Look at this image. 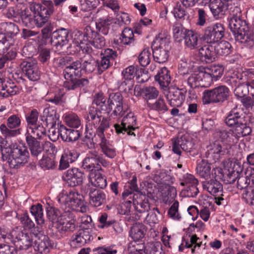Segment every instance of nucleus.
Returning a JSON list of instances; mask_svg holds the SVG:
<instances>
[{
    "label": "nucleus",
    "instance_id": "a211bd4d",
    "mask_svg": "<svg viewBox=\"0 0 254 254\" xmlns=\"http://www.w3.org/2000/svg\"><path fill=\"white\" fill-rule=\"evenodd\" d=\"M136 123V118L131 112L128 113L123 119L121 125L115 124L114 127L118 134H124L127 129L135 130L134 126Z\"/></svg>",
    "mask_w": 254,
    "mask_h": 254
},
{
    "label": "nucleus",
    "instance_id": "0e129e2a",
    "mask_svg": "<svg viewBox=\"0 0 254 254\" xmlns=\"http://www.w3.org/2000/svg\"><path fill=\"white\" fill-rule=\"evenodd\" d=\"M60 212L58 209L50 207L47 210V216L48 218L55 225L60 216Z\"/></svg>",
    "mask_w": 254,
    "mask_h": 254
},
{
    "label": "nucleus",
    "instance_id": "13d9d810",
    "mask_svg": "<svg viewBox=\"0 0 254 254\" xmlns=\"http://www.w3.org/2000/svg\"><path fill=\"white\" fill-rule=\"evenodd\" d=\"M93 185L100 189H104L107 186V180L104 176L100 173L96 174L92 179Z\"/></svg>",
    "mask_w": 254,
    "mask_h": 254
},
{
    "label": "nucleus",
    "instance_id": "393cba45",
    "mask_svg": "<svg viewBox=\"0 0 254 254\" xmlns=\"http://www.w3.org/2000/svg\"><path fill=\"white\" fill-rule=\"evenodd\" d=\"M166 98L171 106L178 107L183 104L185 96L181 89L173 88L169 89Z\"/></svg>",
    "mask_w": 254,
    "mask_h": 254
},
{
    "label": "nucleus",
    "instance_id": "e433bc0d",
    "mask_svg": "<svg viewBox=\"0 0 254 254\" xmlns=\"http://www.w3.org/2000/svg\"><path fill=\"white\" fill-rule=\"evenodd\" d=\"M46 118L45 121L47 126H56L57 122L59 120V115L57 113L56 110L52 107L46 108L43 111V118Z\"/></svg>",
    "mask_w": 254,
    "mask_h": 254
},
{
    "label": "nucleus",
    "instance_id": "ea45409f",
    "mask_svg": "<svg viewBox=\"0 0 254 254\" xmlns=\"http://www.w3.org/2000/svg\"><path fill=\"white\" fill-rule=\"evenodd\" d=\"M185 39L186 46L190 49L197 48L199 38H201L200 34L192 30H189Z\"/></svg>",
    "mask_w": 254,
    "mask_h": 254
},
{
    "label": "nucleus",
    "instance_id": "6ab92c4d",
    "mask_svg": "<svg viewBox=\"0 0 254 254\" xmlns=\"http://www.w3.org/2000/svg\"><path fill=\"white\" fill-rule=\"evenodd\" d=\"M92 230L88 229H80L71 237V245L81 247L93 240Z\"/></svg>",
    "mask_w": 254,
    "mask_h": 254
},
{
    "label": "nucleus",
    "instance_id": "20e7f679",
    "mask_svg": "<svg viewBox=\"0 0 254 254\" xmlns=\"http://www.w3.org/2000/svg\"><path fill=\"white\" fill-rule=\"evenodd\" d=\"M154 61L159 64L166 62L169 57V42L166 37H156L151 46Z\"/></svg>",
    "mask_w": 254,
    "mask_h": 254
},
{
    "label": "nucleus",
    "instance_id": "9b49d317",
    "mask_svg": "<svg viewBox=\"0 0 254 254\" xmlns=\"http://www.w3.org/2000/svg\"><path fill=\"white\" fill-rule=\"evenodd\" d=\"M22 72L31 81H37L40 78V72L39 70L37 61L28 58L22 61L19 65Z\"/></svg>",
    "mask_w": 254,
    "mask_h": 254
},
{
    "label": "nucleus",
    "instance_id": "603ef678",
    "mask_svg": "<svg viewBox=\"0 0 254 254\" xmlns=\"http://www.w3.org/2000/svg\"><path fill=\"white\" fill-rule=\"evenodd\" d=\"M110 120L107 118L103 117L98 127L96 128V133L100 137V140L103 139V138H105L104 132L110 127Z\"/></svg>",
    "mask_w": 254,
    "mask_h": 254
},
{
    "label": "nucleus",
    "instance_id": "338daca9",
    "mask_svg": "<svg viewBox=\"0 0 254 254\" xmlns=\"http://www.w3.org/2000/svg\"><path fill=\"white\" fill-rule=\"evenodd\" d=\"M211 151L213 154L215 155V157L217 159H219L221 156L228 153L226 148L222 147L220 144L216 142L214 143Z\"/></svg>",
    "mask_w": 254,
    "mask_h": 254
},
{
    "label": "nucleus",
    "instance_id": "bb28decb",
    "mask_svg": "<svg viewBox=\"0 0 254 254\" xmlns=\"http://www.w3.org/2000/svg\"><path fill=\"white\" fill-rule=\"evenodd\" d=\"M254 119L244 118L241 122L235 126L234 129L236 133L238 136H246L250 135L252 131V128L254 124Z\"/></svg>",
    "mask_w": 254,
    "mask_h": 254
},
{
    "label": "nucleus",
    "instance_id": "473e14b6",
    "mask_svg": "<svg viewBox=\"0 0 254 254\" xmlns=\"http://www.w3.org/2000/svg\"><path fill=\"white\" fill-rule=\"evenodd\" d=\"M46 134V129L42 124H37L35 125L27 127L25 133V138L29 137L41 139Z\"/></svg>",
    "mask_w": 254,
    "mask_h": 254
},
{
    "label": "nucleus",
    "instance_id": "37998d69",
    "mask_svg": "<svg viewBox=\"0 0 254 254\" xmlns=\"http://www.w3.org/2000/svg\"><path fill=\"white\" fill-rule=\"evenodd\" d=\"M99 145L102 152L107 157L113 159L116 156V149L106 138L101 140Z\"/></svg>",
    "mask_w": 254,
    "mask_h": 254
},
{
    "label": "nucleus",
    "instance_id": "ddd939ff",
    "mask_svg": "<svg viewBox=\"0 0 254 254\" xmlns=\"http://www.w3.org/2000/svg\"><path fill=\"white\" fill-rule=\"evenodd\" d=\"M12 235L13 238L11 243L20 250H27L33 245L32 239L28 233L18 228H15V232Z\"/></svg>",
    "mask_w": 254,
    "mask_h": 254
},
{
    "label": "nucleus",
    "instance_id": "412c9836",
    "mask_svg": "<svg viewBox=\"0 0 254 254\" xmlns=\"http://www.w3.org/2000/svg\"><path fill=\"white\" fill-rule=\"evenodd\" d=\"M35 243V250L45 254L49 252V248L54 249L57 246V243L51 240L47 235H42Z\"/></svg>",
    "mask_w": 254,
    "mask_h": 254
},
{
    "label": "nucleus",
    "instance_id": "69168bd1",
    "mask_svg": "<svg viewBox=\"0 0 254 254\" xmlns=\"http://www.w3.org/2000/svg\"><path fill=\"white\" fill-rule=\"evenodd\" d=\"M133 80L123 79L118 82V88L121 92L128 93L130 91L133 86Z\"/></svg>",
    "mask_w": 254,
    "mask_h": 254
},
{
    "label": "nucleus",
    "instance_id": "a878e982",
    "mask_svg": "<svg viewBox=\"0 0 254 254\" xmlns=\"http://www.w3.org/2000/svg\"><path fill=\"white\" fill-rule=\"evenodd\" d=\"M26 142L30 151L31 155L34 157H41L44 154V145L36 138L29 137L25 138Z\"/></svg>",
    "mask_w": 254,
    "mask_h": 254
},
{
    "label": "nucleus",
    "instance_id": "5fc2aeb1",
    "mask_svg": "<svg viewBox=\"0 0 254 254\" xmlns=\"http://www.w3.org/2000/svg\"><path fill=\"white\" fill-rule=\"evenodd\" d=\"M104 113V111L99 110V106H96V105L92 104V106L90 107L87 114L85 117L87 125L90 124L95 118H96L99 115V113Z\"/></svg>",
    "mask_w": 254,
    "mask_h": 254
},
{
    "label": "nucleus",
    "instance_id": "58836bf2",
    "mask_svg": "<svg viewBox=\"0 0 254 254\" xmlns=\"http://www.w3.org/2000/svg\"><path fill=\"white\" fill-rule=\"evenodd\" d=\"M169 73V71L164 67L162 68L155 76V80L158 82L161 87H166L170 83L171 76Z\"/></svg>",
    "mask_w": 254,
    "mask_h": 254
},
{
    "label": "nucleus",
    "instance_id": "aec40b11",
    "mask_svg": "<svg viewBox=\"0 0 254 254\" xmlns=\"http://www.w3.org/2000/svg\"><path fill=\"white\" fill-rule=\"evenodd\" d=\"M86 34L88 43L96 49H102L105 46V39L98 31H95L90 26L86 30Z\"/></svg>",
    "mask_w": 254,
    "mask_h": 254
},
{
    "label": "nucleus",
    "instance_id": "49530a36",
    "mask_svg": "<svg viewBox=\"0 0 254 254\" xmlns=\"http://www.w3.org/2000/svg\"><path fill=\"white\" fill-rule=\"evenodd\" d=\"M50 16L44 12L43 11L34 15L33 26L35 25L37 27H43L45 24L49 23Z\"/></svg>",
    "mask_w": 254,
    "mask_h": 254
},
{
    "label": "nucleus",
    "instance_id": "7c9ffc66",
    "mask_svg": "<svg viewBox=\"0 0 254 254\" xmlns=\"http://www.w3.org/2000/svg\"><path fill=\"white\" fill-rule=\"evenodd\" d=\"M6 36L9 41L13 40L19 33L18 26L13 22H3L0 24V32Z\"/></svg>",
    "mask_w": 254,
    "mask_h": 254
},
{
    "label": "nucleus",
    "instance_id": "c756f323",
    "mask_svg": "<svg viewBox=\"0 0 254 254\" xmlns=\"http://www.w3.org/2000/svg\"><path fill=\"white\" fill-rule=\"evenodd\" d=\"M229 2L222 0H213L209 3L210 10L214 17L224 15L229 8Z\"/></svg>",
    "mask_w": 254,
    "mask_h": 254
},
{
    "label": "nucleus",
    "instance_id": "5701e85b",
    "mask_svg": "<svg viewBox=\"0 0 254 254\" xmlns=\"http://www.w3.org/2000/svg\"><path fill=\"white\" fill-rule=\"evenodd\" d=\"M194 146L193 143L183 136L173 140L172 150L175 153L179 155L182 153L180 148L185 151L190 152L194 148Z\"/></svg>",
    "mask_w": 254,
    "mask_h": 254
},
{
    "label": "nucleus",
    "instance_id": "3c124183",
    "mask_svg": "<svg viewBox=\"0 0 254 254\" xmlns=\"http://www.w3.org/2000/svg\"><path fill=\"white\" fill-rule=\"evenodd\" d=\"M82 166L84 169H87L89 171H92L94 169L97 170L101 169L100 164H98V159L89 156L86 157L83 160Z\"/></svg>",
    "mask_w": 254,
    "mask_h": 254
},
{
    "label": "nucleus",
    "instance_id": "052dcab7",
    "mask_svg": "<svg viewBox=\"0 0 254 254\" xmlns=\"http://www.w3.org/2000/svg\"><path fill=\"white\" fill-rule=\"evenodd\" d=\"M42 158L39 161V166L44 170H49L55 168V161L48 156H42Z\"/></svg>",
    "mask_w": 254,
    "mask_h": 254
},
{
    "label": "nucleus",
    "instance_id": "f257e3e1",
    "mask_svg": "<svg viewBox=\"0 0 254 254\" xmlns=\"http://www.w3.org/2000/svg\"><path fill=\"white\" fill-rule=\"evenodd\" d=\"M97 64V61L88 54L66 66L63 71L66 79L64 83V87L70 90L87 85V79L80 78L82 72H92L96 69Z\"/></svg>",
    "mask_w": 254,
    "mask_h": 254
},
{
    "label": "nucleus",
    "instance_id": "a19ab883",
    "mask_svg": "<svg viewBox=\"0 0 254 254\" xmlns=\"http://www.w3.org/2000/svg\"><path fill=\"white\" fill-rule=\"evenodd\" d=\"M113 18L109 16L105 18H100L96 22V27L99 32L107 35L110 28V25L113 23Z\"/></svg>",
    "mask_w": 254,
    "mask_h": 254
},
{
    "label": "nucleus",
    "instance_id": "f3484780",
    "mask_svg": "<svg viewBox=\"0 0 254 254\" xmlns=\"http://www.w3.org/2000/svg\"><path fill=\"white\" fill-rule=\"evenodd\" d=\"M209 77L207 72L205 71L193 73L188 78V84L191 88L207 87L209 85V83L208 82L206 77Z\"/></svg>",
    "mask_w": 254,
    "mask_h": 254
},
{
    "label": "nucleus",
    "instance_id": "09e8293b",
    "mask_svg": "<svg viewBox=\"0 0 254 254\" xmlns=\"http://www.w3.org/2000/svg\"><path fill=\"white\" fill-rule=\"evenodd\" d=\"M142 95L143 98L148 102L150 100L157 98L159 94V91L153 86L146 87L142 89Z\"/></svg>",
    "mask_w": 254,
    "mask_h": 254
},
{
    "label": "nucleus",
    "instance_id": "774afa93",
    "mask_svg": "<svg viewBox=\"0 0 254 254\" xmlns=\"http://www.w3.org/2000/svg\"><path fill=\"white\" fill-rule=\"evenodd\" d=\"M243 198L248 204L254 205V188H247L243 193Z\"/></svg>",
    "mask_w": 254,
    "mask_h": 254
},
{
    "label": "nucleus",
    "instance_id": "1a4fd4ad",
    "mask_svg": "<svg viewBox=\"0 0 254 254\" xmlns=\"http://www.w3.org/2000/svg\"><path fill=\"white\" fill-rule=\"evenodd\" d=\"M73 213L69 210H65L60 214L58 222L54 227L60 234L66 232H73L77 227Z\"/></svg>",
    "mask_w": 254,
    "mask_h": 254
},
{
    "label": "nucleus",
    "instance_id": "4be33fe9",
    "mask_svg": "<svg viewBox=\"0 0 254 254\" xmlns=\"http://www.w3.org/2000/svg\"><path fill=\"white\" fill-rule=\"evenodd\" d=\"M211 165L207 160L202 159L200 161L197 162L196 168L197 174L202 178L205 180L211 178L212 175V178L216 177L215 169L211 170Z\"/></svg>",
    "mask_w": 254,
    "mask_h": 254
},
{
    "label": "nucleus",
    "instance_id": "6e6d98bb",
    "mask_svg": "<svg viewBox=\"0 0 254 254\" xmlns=\"http://www.w3.org/2000/svg\"><path fill=\"white\" fill-rule=\"evenodd\" d=\"M249 93V83L246 82L239 83L234 90V94L238 98H242L246 97Z\"/></svg>",
    "mask_w": 254,
    "mask_h": 254
},
{
    "label": "nucleus",
    "instance_id": "0eeeda50",
    "mask_svg": "<svg viewBox=\"0 0 254 254\" xmlns=\"http://www.w3.org/2000/svg\"><path fill=\"white\" fill-rule=\"evenodd\" d=\"M225 36V28L223 24L216 23L206 27L204 30V34L200 40L213 45L217 43Z\"/></svg>",
    "mask_w": 254,
    "mask_h": 254
},
{
    "label": "nucleus",
    "instance_id": "c85d7f7f",
    "mask_svg": "<svg viewBox=\"0 0 254 254\" xmlns=\"http://www.w3.org/2000/svg\"><path fill=\"white\" fill-rule=\"evenodd\" d=\"M61 138L64 142H73L77 140L80 136L78 130L67 128L63 125H60Z\"/></svg>",
    "mask_w": 254,
    "mask_h": 254
},
{
    "label": "nucleus",
    "instance_id": "79ce46f5",
    "mask_svg": "<svg viewBox=\"0 0 254 254\" xmlns=\"http://www.w3.org/2000/svg\"><path fill=\"white\" fill-rule=\"evenodd\" d=\"M30 212L34 216V219L38 225H42L45 223L42 205L37 203L33 205L30 208Z\"/></svg>",
    "mask_w": 254,
    "mask_h": 254
},
{
    "label": "nucleus",
    "instance_id": "6e6552de",
    "mask_svg": "<svg viewBox=\"0 0 254 254\" xmlns=\"http://www.w3.org/2000/svg\"><path fill=\"white\" fill-rule=\"evenodd\" d=\"M69 32L67 29L61 28L54 31L51 35V42L59 54L66 52L70 47L68 39Z\"/></svg>",
    "mask_w": 254,
    "mask_h": 254
},
{
    "label": "nucleus",
    "instance_id": "e2e57ef3",
    "mask_svg": "<svg viewBox=\"0 0 254 254\" xmlns=\"http://www.w3.org/2000/svg\"><path fill=\"white\" fill-rule=\"evenodd\" d=\"M151 53L149 49H144L138 56V61L140 64L143 67L148 65L151 61Z\"/></svg>",
    "mask_w": 254,
    "mask_h": 254
},
{
    "label": "nucleus",
    "instance_id": "c9c22d12",
    "mask_svg": "<svg viewBox=\"0 0 254 254\" xmlns=\"http://www.w3.org/2000/svg\"><path fill=\"white\" fill-rule=\"evenodd\" d=\"M203 188L213 195L218 193H221L223 191L222 185L215 178V179L212 178L209 181L203 182Z\"/></svg>",
    "mask_w": 254,
    "mask_h": 254
},
{
    "label": "nucleus",
    "instance_id": "4c0bfd02",
    "mask_svg": "<svg viewBox=\"0 0 254 254\" xmlns=\"http://www.w3.org/2000/svg\"><path fill=\"white\" fill-rule=\"evenodd\" d=\"M161 198L166 204L173 202L177 195V190L174 187L166 186L161 191Z\"/></svg>",
    "mask_w": 254,
    "mask_h": 254
},
{
    "label": "nucleus",
    "instance_id": "a18cd8bd",
    "mask_svg": "<svg viewBox=\"0 0 254 254\" xmlns=\"http://www.w3.org/2000/svg\"><path fill=\"white\" fill-rule=\"evenodd\" d=\"M66 0H44L43 5H42V11L47 14L51 16L54 12L55 8L54 4L55 6H59Z\"/></svg>",
    "mask_w": 254,
    "mask_h": 254
},
{
    "label": "nucleus",
    "instance_id": "f8f14e48",
    "mask_svg": "<svg viewBox=\"0 0 254 254\" xmlns=\"http://www.w3.org/2000/svg\"><path fill=\"white\" fill-rule=\"evenodd\" d=\"M7 125L4 124L0 126V130L5 137H13L20 133L19 129L14 128L20 126L21 120L18 115H12L7 119Z\"/></svg>",
    "mask_w": 254,
    "mask_h": 254
},
{
    "label": "nucleus",
    "instance_id": "bf43d9fd",
    "mask_svg": "<svg viewBox=\"0 0 254 254\" xmlns=\"http://www.w3.org/2000/svg\"><path fill=\"white\" fill-rule=\"evenodd\" d=\"M4 89L5 90H3V93H0V96L5 98L18 94L20 91V89L14 85L13 83H9V85H7V87L4 88Z\"/></svg>",
    "mask_w": 254,
    "mask_h": 254
},
{
    "label": "nucleus",
    "instance_id": "72a5a7b5",
    "mask_svg": "<svg viewBox=\"0 0 254 254\" xmlns=\"http://www.w3.org/2000/svg\"><path fill=\"white\" fill-rule=\"evenodd\" d=\"M89 195L90 199V203L95 207L100 206L106 202V195L100 190L90 189Z\"/></svg>",
    "mask_w": 254,
    "mask_h": 254
},
{
    "label": "nucleus",
    "instance_id": "423d86ee",
    "mask_svg": "<svg viewBox=\"0 0 254 254\" xmlns=\"http://www.w3.org/2000/svg\"><path fill=\"white\" fill-rule=\"evenodd\" d=\"M229 89L225 85H219L203 92V102L205 104L222 103L228 99Z\"/></svg>",
    "mask_w": 254,
    "mask_h": 254
},
{
    "label": "nucleus",
    "instance_id": "864d4df0",
    "mask_svg": "<svg viewBox=\"0 0 254 254\" xmlns=\"http://www.w3.org/2000/svg\"><path fill=\"white\" fill-rule=\"evenodd\" d=\"M227 10H229V15L228 17V21L242 17V11L240 7L233 4L232 2H229V8Z\"/></svg>",
    "mask_w": 254,
    "mask_h": 254
},
{
    "label": "nucleus",
    "instance_id": "de8ad7c7",
    "mask_svg": "<svg viewBox=\"0 0 254 254\" xmlns=\"http://www.w3.org/2000/svg\"><path fill=\"white\" fill-rule=\"evenodd\" d=\"M148 107L153 110L157 111L159 113H164L168 110V108L163 99L159 98L155 103L148 102Z\"/></svg>",
    "mask_w": 254,
    "mask_h": 254
},
{
    "label": "nucleus",
    "instance_id": "7ed1b4c3",
    "mask_svg": "<svg viewBox=\"0 0 254 254\" xmlns=\"http://www.w3.org/2000/svg\"><path fill=\"white\" fill-rule=\"evenodd\" d=\"M231 48L232 46L229 42L222 41L213 45H204L199 49L198 54L201 61L209 64L215 61L218 56L229 55Z\"/></svg>",
    "mask_w": 254,
    "mask_h": 254
},
{
    "label": "nucleus",
    "instance_id": "4468645a",
    "mask_svg": "<svg viewBox=\"0 0 254 254\" xmlns=\"http://www.w3.org/2000/svg\"><path fill=\"white\" fill-rule=\"evenodd\" d=\"M84 178V173L76 168L68 169L62 176V179L65 184L71 187L81 185Z\"/></svg>",
    "mask_w": 254,
    "mask_h": 254
},
{
    "label": "nucleus",
    "instance_id": "4d7b16f0",
    "mask_svg": "<svg viewBox=\"0 0 254 254\" xmlns=\"http://www.w3.org/2000/svg\"><path fill=\"white\" fill-rule=\"evenodd\" d=\"M80 9L84 11H90L96 8L100 3L98 0H80Z\"/></svg>",
    "mask_w": 254,
    "mask_h": 254
},
{
    "label": "nucleus",
    "instance_id": "2eb2a0df",
    "mask_svg": "<svg viewBox=\"0 0 254 254\" xmlns=\"http://www.w3.org/2000/svg\"><path fill=\"white\" fill-rule=\"evenodd\" d=\"M217 169L218 172L221 174V177H222L220 179H221L226 184H233L242 171L239 163H234L233 166H231L228 169H225V172L220 169Z\"/></svg>",
    "mask_w": 254,
    "mask_h": 254
},
{
    "label": "nucleus",
    "instance_id": "f704fd0d",
    "mask_svg": "<svg viewBox=\"0 0 254 254\" xmlns=\"http://www.w3.org/2000/svg\"><path fill=\"white\" fill-rule=\"evenodd\" d=\"M146 233V227L141 223L133 224L130 230V236L134 241H139L144 238Z\"/></svg>",
    "mask_w": 254,
    "mask_h": 254
},
{
    "label": "nucleus",
    "instance_id": "f03ea898",
    "mask_svg": "<svg viewBox=\"0 0 254 254\" xmlns=\"http://www.w3.org/2000/svg\"><path fill=\"white\" fill-rule=\"evenodd\" d=\"M93 105L99 106V110L104 113L109 114L113 111L111 115L115 116H123L128 109L120 92L110 94L107 101L102 93H97L94 96Z\"/></svg>",
    "mask_w": 254,
    "mask_h": 254
},
{
    "label": "nucleus",
    "instance_id": "2f4dec72",
    "mask_svg": "<svg viewBox=\"0 0 254 254\" xmlns=\"http://www.w3.org/2000/svg\"><path fill=\"white\" fill-rule=\"evenodd\" d=\"M84 197L82 195L77 192L70 191L67 196V201L75 209L80 208V211L83 212L86 208L84 205Z\"/></svg>",
    "mask_w": 254,
    "mask_h": 254
},
{
    "label": "nucleus",
    "instance_id": "9d476101",
    "mask_svg": "<svg viewBox=\"0 0 254 254\" xmlns=\"http://www.w3.org/2000/svg\"><path fill=\"white\" fill-rule=\"evenodd\" d=\"M29 158V153L27 148L16 145L14 147L12 158L8 161L9 166L12 169H19L28 162Z\"/></svg>",
    "mask_w": 254,
    "mask_h": 254
},
{
    "label": "nucleus",
    "instance_id": "680f3d73",
    "mask_svg": "<svg viewBox=\"0 0 254 254\" xmlns=\"http://www.w3.org/2000/svg\"><path fill=\"white\" fill-rule=\"evenodd\" d=\"M14 232L15 229L11 231H8L7 229L3 227L0 226V240H2L7 244L11 243L13 238L12 235Z\"/></svg>",
    "mask_w": 254,
    "mask_h": 254
},
{
    "label": "nucleus",
    "instance_id": "39448f33",
    "mask_svg": "<svg viewBox=\"0 0 254 254\" xmlns=\"http://www.w3.org/2000/svg\"><path fill=\"white\" fill-rule=\"evenodd\" d=\"M229 27L235 40L246 45L251 30L246 21L242 17L229 20Z\"/></svg>",
    "mask_w": 254,
    "mask_h": 254
},
{
    "label": "nucleus",
    "instance_id": "dca6fc26",
    "mask_svg": "<svg viewBox=\"0 0 254 254\" xmlns=\"http://www.w3.org/2000/svg\"><path fill=\"white\" fill-rule=\"evenodd\" d=\"M90 28V26H87L84 29L83 33L77 30H74L72 34V40L75 45L83 52L89 53L92 51V49L88 43L86 30Z\"/></svg>",
    "mask_w": 254,
    "mask_h": 254
},
{
    "label": "nucleus",
    "instance_id": "b1692460",
    "mask_svg": "<svg viewBox=\"0 0 254 254\" xmlns=\"http://www.w3.org/2000/svg\"><path fill=\"white\" fill-rule=\"evenodd\" d=\"M79 154L74 149H65L60 161L59 169L64 170L69 167V164L74 162Z\"/></svg>",
    "mask_w": 254,
    "mask_h": 254
},
{
    "label": "nucleus",
    "instance_id": "cd10ccee",
    "mask_svg": "<svg viewBox=\"0 0 254 254\" xmlns=\"http://www.w3.org/2000/svg\"><path fill=\"white\" fill-rule=\"evenodd\" d=\"M244 118H247L236 106L229 112L225 119V123L228 126L235 127Z\"/></svg>",
    "mask_w": 254,
    "mask_h": 254
},
{
    "label": "nucleus",
    "instance_id": "c03bdc74",
    "mask_svg": "<svg viewBox=\"0 0 254 254\" xmlns=\"http://www.w3.org/2000/svg\"><path fill=\"white\" fill-rule=\"evenodd\" d=\"M208 70L210 72H207V74L210 77H206V79L209 85L212 80L216 81L221 78L224 72V68L222 65H215L211 66Z\"/></svg>",
    "mask_w": 254,
    "mask_h": 254
},
{
    "label": "nucleus",
    "instance_id": "8fccbe9b",
    "mask_svg": "<svg viewBox=\"0 0 254 254\" xmlns=\"http://www.w3.org/2000/svg\"><path fill=\"white\" fill-rule=\"evenodd\" d=\"M20 17L23 24L27 27H33L34 15L33 16L28 8L21 10Z\"/></svg>",
    "mask_w": 254,
    "mask_h": 254
}]
</instances>
